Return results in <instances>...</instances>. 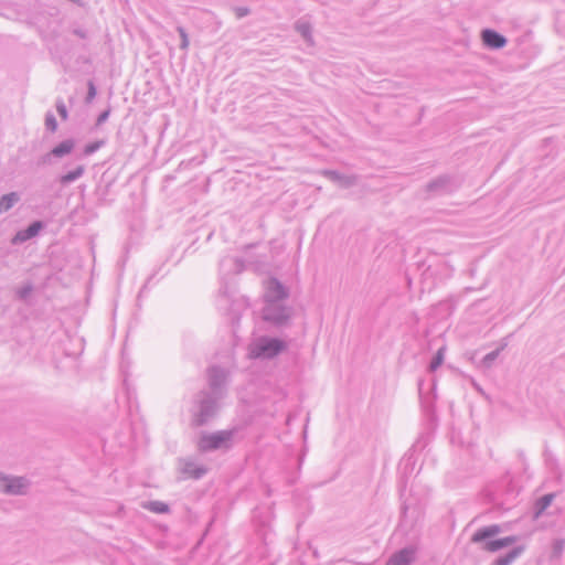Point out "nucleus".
Listing matches in <instances>:
<instances>
[{"mask_svg":"<svg viewBox=\"0 0 565 565\" xmlns=\"http://www.w3.org/2000/svg\"><path fill=\"white\" fill-rule=\"evenodd\" d=\"M147 507L149 510L157 512V513H164L168 511L167 504H164L162 502H151Z\"/></svg>","mask_w":565,"mask_h":565,"instance_id":"obj_14","label":"nucleus"},{"mask_svg":"<svg viewBox=\"0 0 565 565\" xmlns=\"http://www.w3.org/2000/svg\"><path fill=\"white\" fill-rule=\"evenodd\" d=\"M228 437L230 436L225 433L204 436L200 441V447L203 450L220 448L223 444H225L228 440Z\"/></svg>","mask_w":565,"mask_h":565,"instance_id":"obj_3","label":"nucleus"},{"mask_svg":"<svg viewBox=\"0 0 565 565\" xmlns=\"http://www.w3.org/2000/svg\"><path fill=\"white\" fill-rule=\"evenodd\" d=\"M499 531H500V529H499L498 525H492V526L479 530L478 532H476L473 534L472 541L473 542H481V541H483L487 537H490V536H493V535L498 534Z\"/></svg>","mask_w":565,"mask_h":565,"instance_id":"obj_8","label":"nucleus"},{"mask_svg":"<svg viewBox=\"0 0 565 565\" xmlns=\"http://www.w3.org/2000/svg\"><path fill=\"white\" fill-rule=\"evenodd\" d=\"M40 228H41L40 223H38V222L33 223L24 232L18 233L13 238V243L22 242V241H25V239H29V238L35 236L39 233Z\"/></svg>","mask_w":565,"mask_h":565,"instance_id":"obj_7","label":"nucleus"},{"mask_svg":"<svg viewBox=\"0 0 565 565\" xmlns=\"http://www.w3.org/2000/svg\"><path fill=\"white\" fill-rule=\"evenodd\" d=\"M19 200L17 193L6 194L0 199V213L8 211Z\"/></svg>","mask_w":565,"mask_h":565,"instance_id":"obj_11","label":"nucleus"},{"mask_svg":"<svg viewBox=\"0 0 565 565\" xmlns=\"http://www.w3.org/2000/svg\"><path fill=\"white\" fill-rule=\"evenodd\" d=\"M414 552L412 550H403L393 555L386 565H408L413 559Z\"/></svg>","mask_w":565,"mask_h":565,"instance_id":"obj_5","label":"nucleus"},{"mask_svg":"<svg viewBox=\"0 0 565 565\" xmlns=\"http://www.w3.org/2000/svg\"><path fill=\"white\" fill-rule=\"evenodd\" d=\"M95 95H96V89H95L94 84L90 82L88 84V97H87L88 100H92L95 97Z\"/></svg>","mask_w":565,"mask_h":565,"instance_id":"obj_17","label":"nucleus"},{"mask_svg":"<svg viewBox=\"0 0 565 565\" xmlns=\"http://www.w3.org/2000/svg\"><path fill=\"white\" fill-rule=\"evenodd\" d=\"M24 487L25 482L23 479H12L4 484V491L9 493H20Z\"/></svg>","mask_w":565,"mask_h":565,"instance_id":"obj_10","label":"nucleus"},{"mask_svg":"<svg viewBox=\"0 0 565 565\" xmlns=\"http://www.w3.org/2000/svg\"><path fill=\"white\" fill-rule=\"evenodd\" d=\"M482 40L488 46L495 49L502 47L505 44V39L491 30H486L482 32Z\"/></svg>","mask_w":565,"mask_h":565,"instance_id":"obj_4","label":"nucleus"},{"mask_svg":"<svg viewBox=\"0 0 565 565\" xmlns=\"http://www.w3.org/2000/svg\"><path fill=\"white\" fill-rule=\"evenodd\" d=\"M84 173V168L83 167H78L76 168L74 171H71L66 174H64L62 178H61V182L62 183H68V182H72L74 181L75 179L79 178L82 174Z\"/></svg>","mask_w":565,"mask_h":565,"instance_id":"obj_12","label":"nucleus"},{"mask_svg":"<svg viewBox=\"0 0 565 565\" xmlns=\"http://www.w3.org/2000/svg\"><path fill=\"white\" fill-rule=\"evenodd\" d=\"M103 143H104L103 141H95V142L86 145L84 148V153L92 154L93 152L98 150L103 146Z\"/></svg>","mask_w":565,"mask_h":565,"instance_id":"obj_15","label":"nucleus"},{"mask_svg":"<svg viewBox=\"0 0 565 565\" xmlns=\"http://www.w3.org/2000/svg\"><path fill=\"white\" fill-rule=\"evenodd\" d=\"M552 499H553V495H551V494L545 495V497H543L541 499V501H540V504H541L540 512H542L544 509H546L551 504Z\"/></svg>","mask_w":565,"mask_h":565,"instance_id":"obj_16","label":"nucleus"},{"mask_svg":"<svg viewBox=\"0 0 565 565\" xmlns=\"http://www.w3.org/2000/svg\"><path fill=\"white\" fill-rule=\"evenodd\" d=\"M73 148L74 141L65 140L57 145L55 148H53L52 154H54L55 157H63L65 154H68L73 150Z\"/></svg>","mask_w":565,"mask_h":565,"instance_id":"obj_9","label":"nucleus"},{"mask_svg":"<svg viewBox=\"0 0 565 565\" xmlns=\"http://www.w3.org/2000/svg\"><path fill=\"white\" fill-rule=\"evenodd\" d=\"M282 349V344L277 340H263L252 348L253 358H270Z\"/></svg>","mask_w":565,"mask_h":565,"instance_id":"obj_2","label":"nucleus"},{"mask_svg":"<svg viewBox=\"0 0 565 565\" xmlns=\"http://www.w3.org/2000/svg\"><path fill=\"white\" fill-rule=\"evenodd\" d=\"M515 541H516V539L513 536L504 537V539H500V540H495V541H490L483 545V548L489 552H495L498 550H501L503 547L514 544Z\"/></svg>","mask_w":565,"mask_h":565,"instance_id":"obj_6","label":"nucleus"},{"mask_svg":"<svg viewBox=\"0 0 565 565\" xmlns=\"http://www.w3.org/2000/svg\"><path fill=\"white\" fill-rule=\"evenodd\" d=\"M180 34H181L182 40H183V44H182V46H183V47H186V46H188V44H189V43H188V38H186V34L184 33V31H183L182 29H180Z\"/></svg>","mask_w":565,"mask_h":565,"instance_id":"obj_18","label":"nucleus"},{"mask_svg":"<svg viewBox=\"0 0 565 565\" xmlns=\"http://www.w3.org/2000/svg\"><path fill=\"white\" fill-rule=\"evenodd\" d=\"M285 297L284 288L280 284H278L275 280H271L268 282L267 287V298H268V306L265 309L264 318L266 320L270 321H281L286 318L285 315H282V308L280 305L274 303L273 301L276 299H280Z\"/></svg>","mask_w":565,"mask_h":565,"instance_id":"obj_1","label":"nucleus"},{"mask_svg":"<svg viewBox=\"0 0 565 565\" xmlns=\"http://www.w3.org/2000/svg\"><path fill=\"white\" fill-rule=\"evenodd\" d=\"M444 354H445V348L439 349L430 363L431 371H435L438 366H440L443 364Z\"/></svg>","mask_w":565,"mask_h":565,"instance_id":"obj_13","label":"nucleus"}]
</instances>
